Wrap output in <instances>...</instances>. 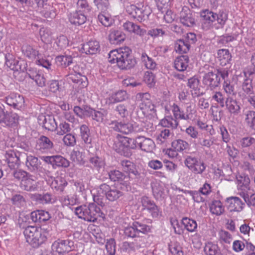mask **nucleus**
I'll use <instances>...</instances> for the list:
<instances>
[{"instance_id":"8fccbe9b","label":"nucleus","mask_w":255,"mask_h":255,"mask_svg":"<svg viewBox=\"0 0 255 255\" xmlns=\"http://www.w3.org/2000/svg\"><path fill=\"white\" fill-rule=\"evenodd\" d=\"M190 47L189 43L183 39L178 40L175 44V48L176 51L181 53H187L189 50Z\"/></svg>"},{"instance_id":"4be33fe9","label":"nucleus","mask_w":255,"mask_h":255,"mask_svg":"<svg viewBox=\"0 0 255 255\" xmlns=\"http://www.w3.org/2000/svg\"><path fill=\"white\" fill-rule=\"evenodd\" d=\"M38 123L42 127L48 130L53 131L57 128V124L53 117L41 115L38 118Z\"/></svg>"},{"instance_id":"680f3d73","label":"nucleus","mask_w":255,"mask_h":255,"mask_svg":"<svg viewBox=\"0 0 255 255\" xmlns=\"http://www.w3.org/2000/svg\"><path fill=\"white\" fill-rule=\"evenodd\" d=\"M30 174L21 169L16 170L13 171L12 175L15 179L18 181L23 182Z\"/></svg>"},{"instance_id":"2eb2a0df","label":"nucleus","mask_w":255,"mask_h":255,"mask_svg":"<svg viewBox=\"0 0 255 255\" xmlns=\"http://www.w3.org/2000/svg\"><path fill=\"white\" fill-rule=\"evenodd\" d=\"M181 23L187 27H193L196 24L194 14L186 6H184L180 13Z\"/></svg>"},{"instance_id":"3c124183","label":"nucleus","mask_w":255,"mask_h":255,"mask_svg":"<svg viewBox=\"0 0 255 255\" xmlns=\"http://www.w3.org/2000/svg\"><path fill=\"white\" fill-rule=\"evenodd\" d=\"M110 179L114 182H122L126 178V175L117 170H112L108 173Z\"/></svg>"},{"instance_id":"6e6552de","label":"nucleus","mask_w":255,"mask_h":255,"mask_svg":"<svg viewBox=\"0 0 255 255\" xmlns=\"http://www.w3.org/2000/svg\"><path fill=\"white\" fill-rule=\"evenodd\" d=\"M110 125L115 130L125 134H128L132 132H139L143 130L141 128H139L135 123H124L115 121H112Z\"/></svg>"},{"instance_id":"e433bc0d","label":"nucleus","mask_w":255,"mask_h":255,"mask_svg":"<svg viewBox=\"0 0 255 255\" xmlns=\"http://www.w3.org/2000/svg\"><path fill=\"white\" fill-rule=\"evenodd\" d=\"M209 208L211 213L216 216H220L225 212V207L220 200H213Z\"/></svg>"},{"instance_id":"cd10ccee","label":"nucleus","mask_w":255,"mask_h":255,"mask_svg":"<svg viewBox=\"0 0 255 255\" xmlns=\"http://www.w3.org/2000/svg\"><path fill=\"white\" fill-rule=\"evenodd\" d=\"M146 152H150L154 147V143L153 141L149 138H146L144 136L137 137V146Z\"/></svg>"},{"instance_id":"dca6fc26","label":"nucleus","mask_w":255,"mask_h":255,"mask_svg":"<svg viewBox=\"0 0 255 255\" xmlns=\"http://www.w3.org/2000/svg\"><path fill=\"white\" fill-rule=\"evenodd\" d=\"M140 202L143 209L147 210L151 213L153 218H158L161 215V212L159 211L158 207L149 197L147 196L142 197Z\"/></svg>"},{"instance_id":"c756f323","label":"nucleus","mask_w":255,"mask_h":255,"mask_svg":"<svg viewBox=\"0 0 255 255\" xmlns=\"http://www.w3.org/2000/svg\"><path fill=\"white\" fill-rule=\"evenodd\" d=\"M126 34L121 30L111 29L109 35V40L112 44H118L123 42L126 39Z\"/></svg>"},{"instance_id":"a18cd8bd","label":"nucleus","mask_w":255,"mask_h":255,"mask_svg":"<svg viewBox=\"0 0 255 255\" xmlns=\"http://www.w3.org/2000/svg\"><path fill=\"white\" fill-rule=\"evenodd\" d=\"M172 148L177 151H182L189 148L187 142L182 139L175 140L171 143Z\"/></svg>"},{"instance_id":"4468645a","label":"nucleus","mask_w":255,"mask_h":255,"mask_svg":"<svg viewBox=\"0 0 255 255\" xmlns=\"http://www.w3.org/2000/svg\"><path fill=\"white\" fill-rule=\"evenodd\" d=\"M85 112L86 116L91 118L92 120L99 123L104 122L108 113V111L104 109L98 111L88 106L85 107Z\"/></svg>"},{"instance_id":"4c0bfd02","label":"nucleus","mask_w":255,"mask_h":255,"mask_svg":"<svg viewBox=\"0 0 255 255\" xmlns=\"http://www.w3.org/2000/svg\"><path fill=\"white\" fill-rule=\"evenodd\" d=\"M189 57L187 55H182L178 57L174 61V67L178 71H183L188 66Z\"/></svg>"},{"instance_id":"603ef678","label":"nucleus","mask_w":255,"mask_h":255,"mask_svg":"<svg viewBox=\"0 0 255 255\" xmlns=\"http://www.w3.org/2000/svg\"><path fill=\"white\" fill-rule=\"evenodd\" d=\"M69 165L70 162L64 157L60 155H54L53 168H56V167L67 168Z\"/></svg>"},{"instance_id":"774afa93","label":"nucleus","mask_w":255,"mask_h":255,"mask_svg":"<svg viewBox=\"0 0 255 255\" xmlns=\"http://www.w3.org/2000/svg\"><path fill=\"white\" fill-rule=\"evenodd\" d=\"M243 197L249 207L255 209V193L249 196L248 194L243 193Z\"/></svg>"},{"instance_id":"a211bd4d","label":"nucleus","mask_w":255,"mask_h":255,"mask_svg":"<svg viewBox=\"0 0 255 255\" xmlns=\"http://www.w3.org/2000/svg\"><path fill=\"white\" fill-rule=\"evenodd\" d=\"M124 172L128 173L129 177L135 179H139L140 176L138 172L135 165L131 161L128 160H123L121 161Z\"/></svg>"},{"instance_id":"6ab92c4d","label":"nucleus","mask_w":255,"mask_h":255,"mask_svg":"<svg viewBox=\"0 0 255 255\" xmlns=\"http://www.w3.org/2000/svg\"><path fill=\"white\" fill-rule=\"evenodd\" d=\"M227 204V208L230 212H240L243 210L245 206V203L237 197H230L226 200Z\"/></svg>"},{"instance_id":"ddd939ff","label":"nucleus","mask_w":255,"mask_h":255,"mask_svg":"<svg viewBox=\"0 0 255 255\" xmlns=\"http://www.w3.org/2000/svg\"><path fill=\"white\" fill-rule=\"evenodd\" d=\"M127 11L132 17L140 22L147 20L149 14V12L146 11L145 7H138L133 4L128 8Z\"/></svg>"},{"instance_id":"aec40b11","label":"nucleus","mask_w":255,"mask_h":255,"mask_svg":"<svg viewBox=\"0 0 255 255\" xmlns=\"http://www.w3.org/2000/svg\"><path fill=\"white\" fill-rule=\"evenodd\" d=\"M199 84V80L195 77L188 79L187 86L190 89L191 94L193 98L202 96L205 94L204 92L201 90Z\"/></svg>"},{"instance_id":"13d9d810","label":"nucleus","mask_w":255,"mask_h":255,"mask_svg":"<svg viewBox=\"0 0 255 255\" xmlns=\"http://www.w3.org/2000/svg\"><path fill=\"white\" fill-rule=\"evenodd\" d=\"M94 5L103 12L107 11L110 7L109 0H94Z\"/></svg>"},{"instance_id":"f03ea898","label":"nucleus","mask_w":255,"mask_h":255,"mask_svg":"<svg viewBox=\"0 0 255 255\" xmlns=\"http://www.w3.org/2000/svg\"><path fill=\"white\" fill-rule=\"evenodd\" d=\"M228 76L229 72L227 69H214V70L205 73L202 81L208 89L214 90L220 86L221 79L225 80Z\"/></svg>"},{"instance_id":"bf43d9fd","label":"nucleus","mask_w":255,"mask_h":255,"mask_svg":"<svg viewBox=\"0 0 255 255\" xmlns=\"http://www.w3.org/2000/svg\"><path fill=\"white\" fill-rule=\"evenodd\" d=\"M245 121L248 125L255 130V112L253 111H249L246 114Z\"/></svg>"},{"instance_id":"5701e85b","label":"nucleus","mask_w":255,"mask_h":255,"mask_svg":"<svg viewBox=\"0 0 255 255\" xmlns=\"http://www.w3.org/2000/svg\"><path fill=\"white\" fill-rule=\"evenodd\" d=\"M225 106L231 115L237 116L241 112V107L239 102L232 97H228L225 101Z\"/></svg>"},{"instance_id":"0eeeda50","label":"nucleus","mask_w":255,"mask_h":255,"mask_svg":"<svg viewBox=\"0 0 255 255\" xmlns=\"http://www.w3.org/2000/svg\"><path fill=\"white\" fill-rule=\"evenodd\" d=\"M146 238L145 237H137L132 242H124L122 244V250L129 255L132 254L144 248L146 245Z\"/></svg>"},{"instance_id":"393cba45","label":"nucleus","mask_w":255,"mask_h":255,"mask_svg":"<svg viewBox=\"0 0 255 255\" xmlns=\"http://www.w3.org/2000/svg\"><path fill=\"white\" fill-rule=\"evenodd\" d=\"M32 177V176L29 174L23 182H21L20 187L23 190L28 192H34L38 190V182L33 179Z\"/></svg>"},{"instance_id":"423d86ee","label":"nucleus","mask_w":255,"mask_h":255,"mask_svg":"<svg viewBox=\"0 0 255 255\" xmlns=\"http://www.w3.org/2000/svg\"><path fill=\"white\" fill-rule=\"evenodd\" d=\"M151 96L148 93H138L136 95L135 99L139 102V108L143 114L156 115L155 105L151 100Z\"/></svg>"},{"instance_id":"a19ab883","label":"nucleus","mask_w":255,"mask_h":255,"mask_svg":"<svg viewBox=\"0 0 255 255\" xmlns=\"http://www.w3.org/2000/svg\"><path fill=\"white\" fill-rule=\"evenodd\" d=\"M237 180L242 190L249 189L250 179L248 175L245 173L239 174L237 176Z\"/></svg>"},{"instance_id":"c03bdc74","label":"nucleus","mask_w":255,"mask_h":255,"mask_svg":"<svg viewBox=\"0 0 255 255\" xmlns=\"http://www.w3.org/2000/svg\"><path fill=\"white\" fill-rule=\"evenodd\" d=\"M172 112L175 117V119H181L188 120L191 119L192 115L191 114H188L185 115L183 111H181L179 107L176 104H174L173 106Z\"/></svg>"},{"instance_id":"09e8293b","label":"nucleus","mask_w":255,"mask_h":255,"mask_svg":"<svg viewBox=\"0 0 255 255\" xmlns=\"http://www.w3.org/2000/svg\"><path fill=\"white\" fill-rule=\"evenodd\" d=\"M132 225L138 236L140 233L146 234L150 232V227L146 224L134 221L132 223Z\"/></svg>"},{"instance_id":"338daca9","label":"nucleus","mask_w":255,"mask_h":255,"mask_svg":"<svg viewBox=\"0 0 255 255\" xmlns=\"http://www.w3.org/2000/svg\"><path fill=\"white\" fill-rule=\"evenodd\" d=\"M99 21L105 26H110L112 24V18L103 13H100L98 16Z\"/></svg>"},{"instance_id":"9d476101","label":"nucleus","mask_w":255,"mask_h":255,"mask_svg":"<svg viewBox=\"0 0 255 255\" xmlns=\"http://www.w3.org/2000/svg\"><path fill=\"white\" fill-rule=\"evenodd\" d=\"M25 156V154L24 153H22L11 149L6 150L4 154L5 160L11 169L20 165L21 158H24Z\"/></svg>"},{"instance_id":"1a4fd4ad","label":"nucleus","mask_w":255,"mask_h":255,"mask_svg":"<svg viewBox=\"0 0 255 255\" xmlns=\"http://www.w3.org/2000/svg\"><path fill=\"white\" fill-rule=\"evenodd\" d=\"M4 101L7 105L14 109L21 110L24 107V97L18 93H10L4 98Z\"/></svg>"},{"instance_id":"79ce46f5","label":"nucleus","mask_w":255,"mask_h":255,"mask_svg":"<svg viewBox=\"0 0 255 255\" xmlns=\"http://www.w3.org/2000/svg\"><path fill=\"white\" fill-rule=\"evenodd\" d=\"M89 162L91 164L93 169L97 170L99 173L104 168V161L98 156L90 157Z\"/></svg>"},{"instance_id":"39448f33","label":"nucleus","mask_w":255,"mask_h":255,"mask_svg":"<svg viewBox=\"0 0 255 255\" xmlns=\"http://www.w3.org/2000/svg\"><path fill=\"white\" fill-rule=\"evenodd\" d=\"M42 230V229L36 226H28L23 231L26 242L34 248H38L47 240V237Z\"/></svg>"},{"instance_id":"473e14b6","label":"nucleus","mask_w":255,"mask_h":255,"mask_svg":"<svg viewBox=\"0 0 255 255\" xmlns=\"http://www.w3.org/2000/svg\"><path fill=\"white\" fill-rule=\"evenodd\" d=\"M128 94L125 90H119L113 94L108 99L107 102L109 105L121 102L128 99Z\"/></svg>"},{"instance_id":"6e6d98bb","label":"nucleus","mask_w":255,"mask_h":255,"mask_svg":"<svg viewBox=\"0 0 255 255\" xmlns=\"http://www.w3.org/2000/svg\"><path fill=\"white\" fill-rule=\"evenodd\" d=\"M77 11L87 13L91 11L92 7L86 0H78L77 2Z\"/></svg>"},{"instance_id":"b1692460","label":"nucleus","mask_w":255,"mask_h":255,"mask_svg":"<svg viewBox=\"0 0 255 255\" xmlns=\"http://www.w3.org/2000/svg\"><path fill=\"white\" fill-rule=\"evenodd\" d=\"M123 26L125 30L140 36H143L146 33L145 29L141 28L139 25L129 21H127L124 23Z\"/></svg>"},{"instance_id":"412c9836","label":"nucleus","mask_w":255,"mask_h":255,"mask_svg":"<svg viewBox=\"0 0 255 255\" xmlns=\"http://www.w3.org/2000/svg\"><path fill=\"white\" fill-rule=\"evenodd\" d=\"M100 51V44L96 40H90L83 44L81 49V52L85 53L86 54H96Z\"/></svg>"},{"instance_id":"c85d7f7f","label":"nucleus","mask_w":255,"mask_h":255,"mask_svg":"<svg viewBox=\"0 0 255 255\" xmlns=\"http://www.w3.org/2000/svg\"><path fill=\"white\" fill-rule=\"evenodd\" d=\"M85 14L76 10L70 14L69 16V21L72 24L76 25H82L87 21V16Z\"/></svg>"},{"instance_id":"5fc2aeb1","label":"nucleus","mask_w":255,"mask_h":255,"mask_svg":"<svg viewBox=\"0 0 255 255\" xmlns=\"http://www.w3.org/2000/svg\"><path fill=\"white\" fill-rule=\"evenodd\" d=\"M129 109V105L128 103L120 104L117 105L115 108V111L122 118H125L128 115V110Z\"/></svg>"},{"instance_id":"69168bd1","label":"nucleus","mask_w":255,"mask_h":255,"mask_svg":"<svg viewBox=\"0 0 255 255\" xmlns=\"http://www.w3.org/2000/svg\"><path fill=\"white\" fill-rule=\"evenodd\" d=\"M240 144L243 148L255 145V138L251 136L244 137L241 139Z\"/></svg>"},{"instance_id":"49530a36","label":"nucleus","mask_w":255,"mask_h":255,"mask_svg":"<svg viewBox=\"0 0 255 255\" xmlns=\"http://www.w3.org/2000/svg\"><path fill=\"white\" fill-rule=\"evenodd\" d=\"M160 124L164 127L170 128L172 129L176 128L178 125L176 120L173 119L171 116L165 117L161 120Z\"/></svg>"},{"instance_id":"a878e982","label":"nucleus","mask_w":255,"mask_h":255,"mask_svg":"<svg viewBox=\"0 0 255 255\" xmlns=\"http://www.w3.org/2000/svg\"><path fill=\"white\" fill-rule=\"evenodd\" d=\"M25 165L28 170L31 172H36L41 168V162L38 158L33 155H26Z\"/></svg>"},{"instance_id":"e2e57ef3","label":"nucleus","mask_w":255,"mask_h":255,"mask_svg":"<svg viewBox=\"0 0 255 255\" xmlns=\"http://www.w3.org/2000/svg\"><path fill=\"white\" fill-rule=\"evenodd\" d=\"M227 79L228 78H226L225 80H224V89L228 94L230 95H235L236 94V92L235 90L234 85L231 84L230 82L228 81Z\"/></svg>"},{"instance_id":"20e7f679","label":"nucleus","mask_w":255,"mask_h":255,"mask_svg":"<svg viewBox=\"0 0 255 255\" xmlns=\"http://www.w3.org/2000/svg\"><path fill=\"white\" fill-rule=\"evenodd\" d=\"M200 16L203 21V27L207 29H209L216 21L223 27L228 20V13L223 10L217 13L208 9H205L200 12Z\"/></svg>"},{"instance_id":"4d7b16f0","label":"nucleus","mask_w":255,"mask_h":255,"mask_svg":"<svg viewBox=\"0 0 255 255\" xmlns=\"http://www.w3.org/2000/svg\"><path fill=\"white\" fill-rule=\"evenodd\" d=\"M5 64L7 67L13 71L16 68V64L18 63V60H15L12 54L7 53L5 55Z\"/></svg>"},{"instance_id":"864d4df0","label":"nucleus","mask_w":255,"mask_h":255,"mask_svg":"<svg viewBox=\"0 0 255 255\" xmlns=\"http://www.w3.org/2000/svg\"><path fill=\"white\" fill-rule=\"evenodd\" d=\"M182 223L184 226L185 228L189 232H193L197 229V224L194 220L188 218H184L182 220Z\"/></svg>"},{"instance_id":"7ed1b4c3","label":"nucleus","mask_w":255,"mask_h":255,"mask_svg":"<svg viewBox=\"0 0 255 255\" xmlns=\"http://www.w3.org/2000/svg\"><path fill=\"white\" fill-rule=\"evenodd\" d=\"M75 212L79 218L88 222H95L99 217L104 216L100 208L95 203L78 207L75 208Z\"/></svg>"},{"instance_id":"9b49d317","label":"nucleus","mask_w":255,"mask_h":255,"mask_svg":"<svg viewBox=\"0 0 255 255\" xmlns=\"http://www.w3.org/2000/svg\"><path fill=\"white\" fill-rule=\"evenodd\" d=\"M99 189L102 193L106 196V199L111 202L117 200L123 195V192L119 190L115 187L112 188L106 183L100 185Z\"/></svg>"},{"instance_id":"f704fd0d","label":"nucleus","mask_w":255,"mask_h":255,"mask_svg":"<svg viewBox=\"0 0 255 255\" xmlns=\"http://www.w3.org/2000/svg\"><path fill=\"white\" fill-rule=\"evenodd\" d=\"M80 135L84 143L86 144L87 148L92 147V137L90 136L89 128L85 125L80 127Z\"/></svg>"},{"instance_id":"72a5a7b5","label":"nucleus","mask_w":255,"mask_h":255,"mask_svg":"<svg viewBox=\"0 0 255 255\" xmlns=\"http://www.w3.org/2000/svg\"><path fill=\"white\" fill-rule=\"evenodd\" d=\"M18 120L19 116L17 114L6 112L5 117L2 124L7 126L14 128L18 125Z\"/></svg>"},{"instance_id":"f257e3e1","label":"nucleus","mask_w":255,"mask_h":255,"mask_svg":"<svg viewBox=\"0 0 255 255\" xmlns=\"http://www.w3.org/2000/svg\"><path fill=\"white\" fill-rule=\"evenodd\" d=\"M108 60L111 63H116L121 70L130 69L134 67L136 63L131 50L128 47L111 51Z\"/></svg>"},{"instance_id":"c9c22d12","label":"nucleus","mask_w":255,"mask_h":255,"mask_svg":"<svg viewBox=\"0 0 255 255\" xmlns=\"http://www.w3.org/2000/svg\"><path fill=\"white\" fill-rule=\"evenodd\" d=\"M67 185L66 180L61 176H57L52 181L50 186L52 189L59 192H62Z\"/></svg>"},{"instance_id":"37998d69","label":"nucleus","mask_w":255,"mask_h":255,"mask_svg":"<svg viewBox=\"0 0 255 255\" xmlns=\"http://www.w3.org/2000/svg\"><path fill=\"white\" fill-rule=\"evenodd\" d=\"M204 251L207 255H221V250L218 245L212 243H208L204 247Z\"/></svg>"},{"instance_id":"58836bf2","label":"nucleus","mask_w":255,"mask_h":255,"mask_svg":"<svg viewBox=\"0 0 255 255\" xmlns=\"http://www.w3.org/2000/svg\"><path fill=\"white\" fill-rule=\"evenodd\" d=\"M217 55L220 65L222 66H225L230 63L232 56L228 49H222L219 50Z\"/></svg>"},{"instance_id":"052dcab7","label":"nucleus","mask_w":255,"mask_h":255,"mask_svg":"<svg viewBox=\"0 0 255 255\" xmlns=\"http://www.w3.org/2000/svg\"><path fill=\"white\" fill-rule=\"evenodd\" d=\"M116 241L114 239L111 238L107 240L106 249L110 255H115L116 253Z\"/></svg>"},{"instance_id":"ea45409f","label":"nucleus","mask_w":255,"mask_h":255,"mask_svg":"<svg viewBox=\"0 0 255 255\" xmlns=\"http://www.w3.org/2000/svg\"><path fill=\"white\" fill-rule=\"evenodd\" d=\"M22 52L25 56L29 60L35 59L37 56H38L39 52L34 49L31 46L26 44L21 47Z\"/></svg>"},{"instance_id":"bb28decb","label":"nucleus","mask_w":255,"mask_h":255,"mask_svg":"<svg viewBox=\"0 0 255 255\" xmlns=\"http://www.w3.org/2000/svg\"><path fill=\"white\" fill-rule=\"evenodd\" d=\"M53 147V143L48 137L41 135L37 140L36 146V149L45 152L52 149Z\"/></svg>"},{"instance_id":"0e129e2a","label":"nucleus","mask_w":255,"mask_h":255,"mask_svg":"<svg viewBox=\"0 0 255 255\" xmlns=\"http://www.w3.org/2000/svg\"><path fill=\"white\" fill-rule=\"evenodd\" d=\"M242 89L247 94L250 95L253 93V87L252 86V80L250 79H246L243 84Z\"/></svg>"},{"instance_id":"f8f14e48","label":"nucleus","mask_w":255,"mask_h":255,"mask_svg":"<svg viewBox=\"0 0 255 255\" xmlns=\"http://www.w3.org/2000/svg\"><path fill=\"white\" fill-rule=\"evenodd\" d=\"M113 147L117 153L124 156L129 157L132 154L124 139V136L120 134H118L114 139Z\"/></svg>"},{"instance_id":"f3484780","label":"nucleus","mask_w":255,"mask_h":255,"mask_svg":"<svg viewBox=\"0 0 255 255\" xmlns=\"http://www.w3.org/2000/svg\"><path fill=\"white\" fill-rule=\"evenodd\" d=\"M74 242L67 240H58L52 244V247L59 253H64L72 251L74 248Z\"/></svg>"},{"instance_id":"7c9ffc66","label":"nucleus","mask_w":255,"mask_h":255,"mask_svg":"<svg viewBox=\"0 0 255 255\" xmlns=\"http://www.w3.org/2000/svg\"><path fill=\"white\" fill-rule=\"evenodd\" d=\"M30 199L37 203L41 204H49L52 202V197L50 193L45 194H30Z\"/></svg>"},{"instance_id":"de8ad7c7","label":"nucleus","mask_w":255,"mask_h":255,"mask_svg":"<svg viewBox=\"0 0 255 255\" xmlns=\"http://www.w3.org/2000/svg\"><path fill=\"white\" fill-rule=\"evenodd\" d=\"M73 58L71 56L59 55L56 57L55 61L58 66L66 67L72 63Z\"/></svg>"},{"instance_id":"2f4dec72","label":"nucleus","mask_w":255,"mask_h":255,"mask_svg":"<svg viewBox=\"0 0 255 255\" xmlns=\"http://www.w3.org/2000/svg\"><path fill=\"white\" fill-rule=\"evenodd\" d=\"M68 78L73 83L77 84L80 89L86 88L88 85L87 77L80 73L71 74L69 75Z\"/></svg>"}]
</instances>
